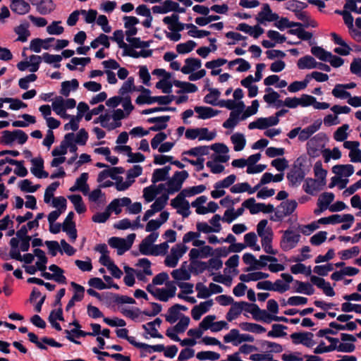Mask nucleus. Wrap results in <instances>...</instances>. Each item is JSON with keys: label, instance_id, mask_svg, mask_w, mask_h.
I'll list each match as a JSON object with an SVG mask.
<instances>
[{"label": "nucleus", "instance_id": "nucleus-60", "mask_svg": "<svg viewBox=\"0 0 361 361\" xmlns=\"http://www.w3.org/2000/svg\"><path fill=\"white\" fill-rule=\"evenodd\" d=\"M71 286L75 290L71 299L75 302L81 301L84 298L85 288L73 281L71 283Z\"/></svg>", "mask_w": 361, "mask_h": 361}, {"label": "nucleus", "instance_id": "nucleus-32", "mask_svg": "<svg viewBox=\"0 0 361 361\" xmlns=\"http://www.w3.org/2000/svg\"><path fill=\"white\" fill-rule=\"evenodd\" d=\"M36 6L37 11L41 15H47L55 8V5L52 0H40Z\"/></svg>", "mask_w": 361, "mask_h": 361}, {"label": "nucleus", "instance_id": "nucleus-13", "mask_svg": "<svg viewBox=\"0 0 361 361\" xmlns=\"http://www.w3.org/2000/svg\"><path fill=\"white\" fill-rule=\"evenodd\" d=\"M302 163L300 159H296L294 163L293 169L290 173H288L287 178L288 180L293 184L300 183L305 178V171L301 168Z\"/></svg>", "mask_w": 361, "mask_h": 361}, {"label": "nucleus", "instance_id": "nucleus-26", "mask_svg": "<svg viewBox=\"0 0 361 361\" xmlns=\"http://www.w3.org/2000/svg\"><path fill=\"white\" fill-rule=\"evenodd\" d=\"M171 170L170 165L166 166L161 169H157L154 171L152 177V183L155 184L159 181H164L169 177V172Z\"/></svg>", "mask_w": 361, "mask_h": 361}, {"label": "nucleus", "instance_id": "nucleus-45", "mask_svg": "<svg viewBox=\"0 0 361 361\" xmlns=\"http://www.w3.org/2000/svg\"><path fill=\"white\" fill-rule=\"evenodd\" d=\"M307 7V4L298 1V0H291L289 1L286 4V9L293 12L294 13H299L302 11L303 9Z\"/></svg>", "mask_w": 361, "mask_h": 361}, {"label": "nucleus", "instance_id": "nucleus-31", "mask_svg": "<svg viewBox=\"0 0 361 361\" xmlns=\"http://www.w3.org/2000/svg\"><path fill=\"white\" fill-rule=\"evenodd\" d=\"M79 87V82L77 79H72L71 80H66L62 82L60 93L65 96L68 97L71 90H76Z\"/></svg>", "mask_w": 361, "mask_h": 361}, {"label": "nucleus", "instance_id": "nucleus-7", "mask_svg": "<svg viewBox=\"0 0 361 361\" xmlns=\"http://www.w3.org/2000/svg\"><path fill=\"white\" fill-rule=\"evenodd\" d=\"M188 177V173L186 171H176L173 177L166 183L168 185V194H173L181 189L183 183Z\"/></svg>", "mask_w": 361, "mask_h": 361}, {"label": "nucleus", "instance_id": "nucleus-44", "mask_svg": "<svg viewBox=\"0 0 361 361\" xmlns=\"http://www.w3.org/2000/svg\"><path fill=\"white\" fill-rule=\"evenodd\" d=\"M311 53L322 61H327L329 56H332L331 52L326 51L322 47L318 46L312 47L311 48Z\"/></svg>", "mask_w": 361, "mask_h": 361}, {"label": "nucleus", "instance_id": "nucleus-37", "mask_svg": "<svg viewBox=\"0 0 361 361\" xmlns=\"http://www.w3.org/2000/svg\"><path fill=\"white\" fill-rule=\"evenodd\" d=\"M333 172L340 176L349 177L354 173V167L351 164L336 165L333 167Z\"/></svg>", "mask_w": 361, "mask_h": 361}, {"label": "nucleus", "instance_id": "nucleus-39", "mask_svg": "<svg viewBox=\"0 0 361 361\" xmlns=\"http://www.w3.org/2000/svg\"><path fill=\"white\" fill-rule=\"evenodd\" d=\"M240 329L243 331H250L256 334H262L266 331V329L260 324L250 323V322H242L239 324Z\"/></svg>", "mask_w": 361, "mask_h": 361}, {"label": "nucleus", "instance_id": "nucleus-64", "mask_svg": "<svg viewBox=\"0 0 361 361\" xmlns=\"http://www.w3.org/2000/svg\"><path fill=\"white\" fill-rule=\"evenodd\" d=\"M265 92H267V94L264 95L263 99L264 102L269 104H274L277 99L280 97V94L271 87H267Z\"/></svg>", "mask_w": 361, "mask_h": 361}, {"label": "nucleus", "instance_id": "nucleus-35", "mask_svg": "<svg viewBox=\"0 0 361 361\" xmlns=\"http://www.w3.org/2000/svg\"><path fill=\"white\" fill-rule=\"evenodd\" d=\"M209 154V146H198L183 152V155L193 156L200 158L204 155Z\"/></svg>", "mask_w": 361, "mask_h": 361}, {"label": "nucleus", "instance_id": "nucleus-4", "mask_svg": "<svg viewBox=\"0 0 361 361\" xmlns=\"http://www.w3.org/2000/svg\"><path fill=\"white\" fill-rule=\"evenodd\" d=\"M298 207V203L294 200H288L282 202L276 208L274 216H271V221H282L283 217L290 215Z\"/></svg>", "mask_w": 361, "mask_h": 361}, {"label": "nucleus", "instance_id": "nucleus-8", "mask_svg": "<svg viewBox=\"0 0 361 361\" xmlns=\"http://www.w3.org/2000/svg\"><path fill=\"white\" fill-rule=\"evenodd\" d=\"M224 341L226 343L232 342L233 345L237 346L243 342H253L254 337L250 334H240L238 329H233L224 336Z\"/></svg>", "mask_w": 361, "mask_h": 361}, {"label": "nucleus", "instance_id": "nucleus-38", "mask_svg": "<svg viewBox=\"0 0 361 361\" xmlns=\"http://www.w3.org/2000/svg\"><path fill=\"white\" fill-rule=\"evenodd\" d=\"M228 159H211L209 160L206 165L210 169V171L213 173H220L224 171V166L221 163H226Z\"/></svg>", "mask_w": 361, "mask_h": 361}, {"label": "nucleus", "instance_id": "nucleus-51", "mask_svg": "<svg viewBox=\"0 0 361 361\" xmlns=\"http://www.w3.org/2000/svg\"><path fill=\"white\" fill-rule=\"evenodd\" d=\"M92 352L94 354L105 355V357H111L119 361H131L130 356L123 355L120 353L109 354L108 352L99 350L96 347L92 348Z\"/></svg>", "mask_w": 361, "mask_h": 361}, {"label": "nucleus", "instance_id": "nucleus-47", "mask_svg": "<svg viewBox=\"0 0 361 361\" xmlns=\"http://www.w3.org/2000/svg\"><path fill=\"white\" fill-rule=\"evenodd\" d=\"M181 315H184L177 310L173 305L168 309V313L164 315L165 319L170 324H174L178 319H180Z\"/></svg>", "mask_w": 361, "mask_h": 361}, {"label": "nucleus", "instance_id": "nucleus-30", "mask_svg": "<svg viewBox=\"0 0 361 361\" xmlns=\"http://www.w3.org/2000/svg\"><path fill=\"white\" fill-rule=\"evenodd\" d=\"M49 269L53 272V280L60 284H66V277L63 275V269L56 264H51L49 267Z\"/></svg>", "mask_w": 361, "mask_h": 361}, {"label": "nucleus", "instance_id": "nucleus-46", "mask_svg": "<svg viewBox=\"0 0 361 361\" xmlns=\"http://www.w3.org/2000/svg\"><path fill=\"white\" fill-rule=\"evenodd\" d=\"M169 195V194H168V192L164 193L162 195L157 198L154 202L151 205V208L155 212L161 211L167 204Z\"/></svg>", "mask_w": 361, "mask_h": 361}, {"label": "nucleus", "instance_id": "nucleus-57", "mask_svg": "<svg viewBox=\"0 0 361 361\" xmlns=\"http://www.w3.org/2000/svg\"><path fill=\"white\" fill-rule=\"evenodd\" d=\"M11 165H15L16 166V168L14 169V173L20 176V177H25L27 175V170L24 166V161H18L17 159H11L10 160Z\"/></svg>", "mask_w": 361, "mask_h": 361}, {"label": "nucleus", "instance_id": "nucleus-12", "mask_svg": "<svg viewBox=\"0 0 361 361\" xmlns=\"http://www.w3.org/2000/svg\"><path fill=\"white\" fill-rule=\"evenodd\" d=\"M159 236L158 232L151 233L144 238L139 245V250L144 255H153L156 252H153L152 247Z\"/></svg>", "mask_w": 361, "mask_h": 361}, {"label": "nucleus", "instance_id": "nucleus-62", "mask_svg": "<svg viewBox=\"0 0 361 361\" xmlns=\"http://www.w3.org/2000/svg\"><path fill=\"white\" fill-rule=\"evenodd\" d=\"M19 188L21 191L25 192H35L40 188V185H32V182L30 180L24 179L20 182Z\"/></svg>", "mask_w": 361, "mask_h": 361}, {"label": "nucleus", "instance_id": "nucleus-53", "mask_svg": "<svg viewBox=\"0 0 361 361\" xmlns=\"http://www.w3.org/2000/svg\"><path fill=\"white\" fill-rule=\"evenodd\" d=\"M238 302H234L228 312L226 313V318L228 322H232L236 319L242 312L243 307L240 305H237Z\"/></svg>", "mask_w": 361, "mask_h": 361}, {"label": "nucleus", "instance_id": "nucleus-34", "mask_svg": "<svg viewBox=\"0 0 361 361\" xmlns=\"http://www.w3.org/2000/svg\"><path fill=\"white\" fill-rule=\"evenodd\" d=\"M316 61L315 59L310 56L306 55L302 58H300L298 62L297 66L299 69H312L316 68Z\"/></svg>", "mask_w": 361, "mask_h": 361}, {"label": "nucleus", "instance_id": "nucleus-22", "mask_svg": "<svg viewBox=\"0 0 361 361\" xmlns=\"http://www.w3.org/2000/svg\"><path fill=\"white\" fill-rule=\"evenodd\" d=\"M264 261L271 262H276L278 261L277 258L273 256L269 255H261L259 257V260H257L255 258L252 266L247 267L245 269V271H250L252 270L259 269L262 267H264L267 266V263Z\"/></svg>", "mask_w": 361, "mask_h": 361}, {"label": "nucleus", "instance_id": "nucleus-59", "mask_svg": "<svg viewBox=\"0 0 361 361\" xmlns=\"http://www.w3.org/2000/svg\"><path fill=\"white\" fill-rule=\"evenodd\" d=\"M314 175L317 177L318 180L322 183V185L326 184V176L327 171L322 169L321 161H318L316 162L314 165Z\"/></svg>", "mask_w": 361, "mask_h": 361}, {"label": "nucleus", "instance_id": "nucleus-27", "mask_svg": "<svg viewBox=\"0 0 361 361\" xmlns=\"http://www.w3.org/2000/svg\"><path fill=\"white\" fill-rule=\"evenodd\" d=\"M206 190V186L204 185H199L197 186H193L190 188H187L182 190L178 194V200H183V197H191L197 194L202 193Z\"/></svg>", "mask_w": 361, "mask_h": 361}, {"label": "nucleus", "instance_id": "nucleus-23", "mask_svg": "<svg viewBox=\"0 0 361 361\" xmlns=\"http://www.w3.org/2000/svg\"><path fill=\"white\" fill-rule=\"evenodd\" d=\"M324 185L318 180L307 178L303 185V189L306 193L314 195L315 192L321 190Z\"/></svg>", "mask_w": 361, "mask_h": 361}, {"label": "nucleus", "instance_id": "nucleus-50", "mask_svg": "<svg viewBox=\"0 0 361 361\" xmlns=\"http://www.w3.org/2000/svg\"><path fill=\"white\" fill-rule=\"evenodd\" d=\"M190 319L189 317L181 315L179 322L173 327V330L176 333H183L189 326Z\"/></svg>", "mask_w": 361, "mask_h": 361}, {"label": "nucleus", "instance_id": "nucleus-10", "mask_svg": "<svg viewBox=\"0 0 361 361\" xmlns=\"http://www.w3.org/2000/svg\"><path fill=\"white\" fill-rule=\"evenodd\" d=\"M300 234H295L293 231L290 229L285 231L280 243L281 249L283 251H288L295 247L300 241Z\"/></svg>", "mask_w": 361, "mask_h": 361}, {"label": "nucleus", "instance_id": "nucleus-28", "mask_svg": "<svg viewBox=\"0 0 361 361\" xmlns=\"http://www.w3.org/2000/svg\"><path fill=\"white\" fill-rule=\"evenodd\" d=\"M173 85L177 87H180L182 90H178L177 93H194L197 91V87L196 85L189 82H183L178 80H173Z\"/></svg>", "mask_w": 361, "mask_h": 361}, {"label": "nucleus", "instance_id": "nucleus-40", "mask_svg": "<svg viewBox=\"0 0 361 361\" xmlns=\"http://www.w3.org/2000/svg\"><path fill=\"white\" fill-rule=\"evenodd\" d=\"M231 140L234 145V150L236 152L243 150L246 144V140L244 135L241 133H235L232 135Z\"/></svg>", "mask_w": 361, "mask_h": 361}, {"label": "nucleus", "instance_id": "nucleus-58", "mask_svg": "<svg viewBox=\"0 0 361 361\" xmlns=\"http://www.w3.org/2000/svg\"><path fill=\"white\" fill-rule=\"evenodd\" d=\"M274 25L281 31L284 30L286 28L295 27L300 25L298 22L290 21L287 18L282 17L281 19L274 24Z\"/></svg>", "mask_w": 361, "mask_h": 361}, {"label": "nucleus", "instance_id": "nucleus-42", "mask_svg": "<svg viewBox=\"0 0 361 361\" xmlns=\"http://www.w3.org/2000/svg\"><path fill=\"white\" fill-rule=\"evenodd\" d=\"M71 136L70 135H66L64 139L61 141L59 146L55 147L51 152L53 157H56L59 156H63L67 152L66 142H70Z\"/></svg>", "mask_w": 361, "mask_h": 361}, {"label": "nucleus", "instance_id": "nucleus-11", "mask_svg": "<svg viewBox=\"0 0 361 361\" xmlns=\"http://www.w3.org/2000/svg\"><path fill=\"white\" fill-rule=\"evenodd\" d=\"M314 334L311 332H295L290 334V337L295 345L302 344L303 345L311 348L315 342L312 340Z\"/></svg>", "mask_w": 361, "mask_h": 361}, {"label": "nucleus", "instance_id": "nucleus-16", "mask_svg": "<svg viewBox=\"0 0 361 361\" xmlns=\"http://www.w3.org/2000/svg\"><path fill=\"white\" fill-rule=\"evenodd\" d=\"M171 205L173 208L179 209L177 212L184 218L188 217L190 214L189 202L185 197L183 200H178V195L171 201Z\"/></svg>", "mask_w": 361, "mask_h": 361}, {"label": "nucleus", "instance_id": "nucleus-1", "mask_svg": "<svg viewBox=\"0 0 361 361\" xmlns=\"http://www.w3.org/2000/svg\"><path fill=\"white\" fill-rule=\"evenodd\" d=\"M268 221L267 219L261 220L257 226V231L259 236L262 238V247H263L264 252L267 254L275 255L277 254V250L273 249L271 245L274 233L272 229L269 227L265 230Z\"/></svg>", "mask_w": 361, "mask_h": 361}, {"label": "nucleus", "instance_id": "nucleus-52", "mask_svg": "<svg viewBox=\"0 0 361 361\" xmlns=\"http://www.w3.org/2000/svg\"><path fill=\"white\" fill-rule=\"evenodd\" d=\"M240 114L232 110L230 113L229 118L223 123V127L225 128H233L239 122Z\"/></svg>", "mask_w": 361, "mask_h": 361}, {"label": "nucleus", "instance_id": "nucleus-19", "mask_svg": "<svg viewBox=\"0 0 361 361\" xmlns=\"http://www.w3.org/2000/svg\"><path fill=\"white\" fill-rule=\"evenodd\" d=\"M213 150L209 158H230L226 154L228 152V147L224 143H214L209 147V151Z\"/></svg>", "mask_w": 361, "mask_h": 361}, {"label": "nucleus", "instance_id": "nucleus-55", "mask_svg": "<svg viewBox=\"0 0 361 361\" xmlns=\"http://www.w3.org/2000/svg\"><path fill=\"white\" fill-rule=\"evenodd\" d=\"M20 240L16 238H12L9 241V245L11 247V250L9 252V256L11 258H20V252L18 248L19 243Z\"/></svg>", "mask_w": 361, "mask_h": 361}, {"label": "nucleus", "instance_id": "nucleus-3", "mask_svg": "<svg viewBox=\"0 0 361 361\" xmlns=\"http://www.w3.org/2000/svg\"><path fill=\"white\" fill-rule=\"evenodd\" d=\"M0 137V144L11 146L14 142L23 145L28 139L27 135L22 130H4Z\"/></svg>", "mask_w": 361, "mask_h": 361}, {"label": "nucleus", "instance_id": "nucleus-41", "mask_svg": "<svg viewBox=\"0 0 361 361\" xmlns=\"http://www.w3.org/2000/svg\"><path fill=\"white\" fill-rule=\"evenodd\" d=\"M272 329L269 331L267 334V336L271 338H279L284 337L286 336V332L284 330H286L288 327L283 324H274L271 326Z\"/></svg>", "mask_w": 361, "mask_h": 361}, {"label": "nucleus", "instance_id": "nucleus-24", "mask_svg": "<svg viewBox=\"0 0 361 361\" xmlns=\"http://www.w3.org/2000/svg\"><path fill=\"white\" fill-rule=\"evenodd\" d=\"M32 167L31 172L37 178H47L49 176L48 172L43 170L44 169V159H31Z\"/></svg>", "mask_w": 361, "mask_h": 361}, {"label": "nucleus", "instance_id": "nucleus-43", "mask_svg": "<svg viewBox=\"0 0 361 361\" xmlns=\"http://www.w3.org/2000/svg\"><path fill=\"white\" fill-rule=\"evenodd\" d=\"M41 57H42V59H43V61L45 63H47L48 64L53 63L54 68H60L61 64L59 63V62L62 60V56L61 55H58V54L54 55V54H49L47 52H44Z\"/></svg>", "mask_w": 361, "mask_h": 361}, {"label": "nucleus", "instance_id": "nucleus-63", "mask_svg": "<svg viewBox=\"0 0 361 361\" xmlns=\"http://www.w3.org/2000/svg\"><path fill=\"white\" fill-rule=\"evenodd\" d=\"M60 183L59 181H55L51 183L45 190L44 195V201L45 203L49 204L51 198H54V192L56 190Z\"/></svg>", "mask_w": 361, "mask_h": 361}, {"label": "nucleus", "instance_id": "nucleus-5", "mask_svg": "<svg viewBox=\"0 0 361 361\" xmlns=\"http://www.w3.org/2000/svg\"><path fill=\"white\" fill-rule=\"evenodd\" d=\"M311 267H306L305 272L303 273V274L310 276V281L313 285H315L317 288L322 289L324 293L327 296L333 297L335 295L336 293L329 282H326L322 277L311 275Z\"/></svg>", "mask_w": 361, "mask_h": 361}, {"label": "nucleus", "instance_id": "nucleus-49", "mask_svg": "<svg viewBox=\"0 0 361 361\" xmlns=\"http://www.w3.org/2000/svg\"><path fill=\"white\" fill-rule=\"evenodd\" d=\"M88 179V173H82L75 180V185L78 187L79 190L83 194H86L89 191V185L87 183Z\"/></svg>", "mask_w": 361, "mask_h": 361}, {"label": "nucleus", "instance_id": "nucleus-2", "mask_svg": "<svg viewBox=\"0 0 361 361\" xmlns=\"http://www.w3.org/2000/svg\"><path fill=\"white\" fill-rule=\"evenodd\" d=\"M328 141L326 135L324 133H319L307 142V151L310 158H317L324 154L325 145Z\"/></svg>", "mask_w": 361, "mask_h": 361}, {"label": "nucleus", "instance_id": "nucleus-21", "mask_svg": "<svg viewBox=\"0 0 361 361\" xmlns=\"http://www.w3.org/2000/svg\"><path fill=\"white\" fill-rule=\"evenodd\" d=\"M161 322L162 321L160 318H156L154 321L143 324L142 329H145L147 334H149L152 338H163V336L154 327L156 324L160 326Z\"/></svg>", "mask_w": 361, "mask_h": 361}, {"label": "nucleus", "instance_id": "nucleus-9", "mask_svg": "<svg viewBox=\"0 0 361 361\" xmlns=\"http://www.w3.org/2000/svg\"><path fill=\"white\" fill-rule=\"evenodd\" d=\"M27 336L29 341L31 343L35 344L36 346L40 350H47V347L45 345V344L55 348H61L63 345L61 343L56 341L54 338L47 336L41 338V341H39L38 336L32 332H29L27 334Z\"/></svg>", "mask_w": 361, "mask_h": 361}, {"label": "nucleus", "instance_id": "nucleus-6", "mask_svg": "<svg viewBox=\"0 0 361 361\" xmlns=\"http://www.w3.org/2000/svg\"><path fill=\"white\" fill-rule=\"evenodd\" d=\"M243 207L250 210V214H255L259 212L264 214L272 213L274 211L273 204L264 203H256L254 197H250L243 202Z\"/></svg>", "mask_w": 361, "mask_h": 361}, {"label": "nucleus", "instance_id": "nucleus-54", "mask_svg": "<svg viewBox=\"0 0 361 361\" xmlns=\"http://www.w3.org/2000/svg\"><path fill=\"white\" fill-rule=\"evenodd\" d=\"M197 46V43L192 40H188L185 43L177 44L176 51L180 54H188L193 50Z\"/></svg>", "mask_w": 361, "mask_h": 361}, {"label": "nucleus", "instance_id": "nucleus-17", "mask_svg": "<svg viewBox=\"0 0 361 361\" xmlns=\"http://www.w3.org/2000/svg\"><path fill=\"white\" fill-rule=\"evenodd\" d=\"M11 9L13 12L18 15H25L30 11V6L29 3L25 0H10Z\"/></svg>", "mask_w": 361, "mask_h": 361}, {"label": "nucleus", "instance_id": "nucleus-29", "mask_svg": "<svg viewBox=\"0 0 361 361\" xmlns=\"http://www.w3.org/2000/svg\"><path fill=\"white\" fill-rule=\"evenodd\" d=\"M29 26V23L25 22L14 28V32L18 35L17 41L25 42L27 40L28 37L30 35V32L28 30Z\"/></svg>", "mask_w": 361, "mask_h": 361}, {"label": "nucleus", "instance_id": "nucleus-25", "mask_svg": "<svg viewBox=\"0 0 361 361\" xmlns=\"http://www.w3.org/2000/svg\"><path fill=\"white\" fill-rule=\"evenodd\" d=\"M194 110L199 114L198 117L204 120L214 117L220 112L209 106H195Z\"/></svg>", "mask_w": 361, "mask_h": 361}, {"label": "nucleus", "instance_id": "nucleus-20", "mask_svg": "<svg viewBox=\"0 0 361 361\" xmlns=\"http://www.w3.org/2000/svg\"><path fill=\"white\" fill-rule=\"evenodd\" d=\"M202 66L201 60L197 58H188L185 60V65L181 68L183 74H190L199 69Z\"/></svg>", "mask_w": 361, "mask_h": 361}, {"label": "nucleus", "instance_id": "nucleus-18", "mask_svg": "<svg viewBox=\"0 0 361 361\" xmlns=\"http://www.w3.org/2000/svg\"><path fill=\"white\" fill-rule=\"evenodd\" d=\"M108 243L111 247L117 249V254L118 255H122L125 252L128 250L126 240L124 238L119 237H111L109 239Z\"/></svg>", "mask_w": 361, "mask_h": 361}, {"label": "nucleus", "instance_id": "nucleus-33", "mask_svg": "<svg viewBox=\"0 0 361 361\" xmlns=\"http://www.w3.org/2000/svg\"><path fill=\"white\" fill-rule=\"evenodd\" d=\"M287 32L290 35H296L301 40H308L310 45L314 44V42L311 41L312 33L305 31L303 28L290 29Z\"/></svg>", "mask_w": 361, "mask_h": 361}, {"label": "nucleus", "instance_id": "nucleus-36", "mask_svg": "<svg viewBox=\"0 0 361 361\" xmlns=\"http://www.w3.org/2000/svg\"><path fill=\"white\" fill-rule=\"evenodd\" d=\"M295 284L297 286L295 291L299 293H304L307 295H311L314 293V288L312 285L308 282H302L298 280L294 281Z\"/></svg>", "mask_w": 361, "mask_h": 361}, {"label": "nucleus", "instance_id": "nucleus-48", "mask_svg": "<svg viewBox=\"0 0 361 361\" xmlns=\"http://www.w3.org/2000/svg\"><path fill=\"white\" fill-rule=\"evenodd\" d=\"M99 44H102L105 48L109 49L110 47L109 37L105 34H100L96 39L91 42L90 47L92 49H97Z\"/></svg>", "mask_w": 361, "mask_h": 361}, {"label": "nucleus", "instance_id": "nucleus-61", "mask_svg": "<svg viewBox=\"0 0 361 361\" xmlns=\"http://www.w3.org/2000/svg\"><path fill=\"white\" fill-rule=\"evenodd\" d=\"M272 315L268 313L265 310H261L259 307L255 312V317H253L256 321H262L267 324H270L272 322Z\"/></svg>", "mask_w": 361, "mask_h": 361}, {"label": "nucleus", "instance_id": "nucleus-56", "mask_svg": "<svg viewBox=\"0 0 361 361\" xmlns=\"http://www.w3.org/2000/svg\"><path fill=\"white\" fill-rule=\"evenodd\" d=\"M310 82L307 75H306L305 79L302 81H294L290 84L288 87V90L290 92H296L299 90H304L307 87Z\"/></svg>", "mask_w": 361, "mask_h": 361}, {"label": "nucleus", "instance_id": "nucleus-15", "mask_svg": "<svg viewBox=\"0 0 361 361\" xmlns=\"http://www.w3.org/2000/svg\"><path fill=\"white\" fill-rule=\"evenodd\" d=\"M170 116H160L156 117H151L147 118V121L149 123H154V126L149 128V130L157 132L164 130L167 127V122L170 121Z\"/></svg>", "mask_w": 361, "mask_h": 361}, {"label": "nucleus", "instance_id": "nucleus-14", "mask_svg": "<svg viewBox=\"0 0 361 361\" xmlns=\"http://www.w3.org/2000/svg\"><path fill=\"white\" fill-rule=\"evenodd\" d=\"M179 16L173 13L171 16H166L163 19V23L169 25V29L173 32H179L187 28L188 23H183L178 21Z\"/></svg>", "mask_w": 361, "mask_h": 361}]
</instances>
